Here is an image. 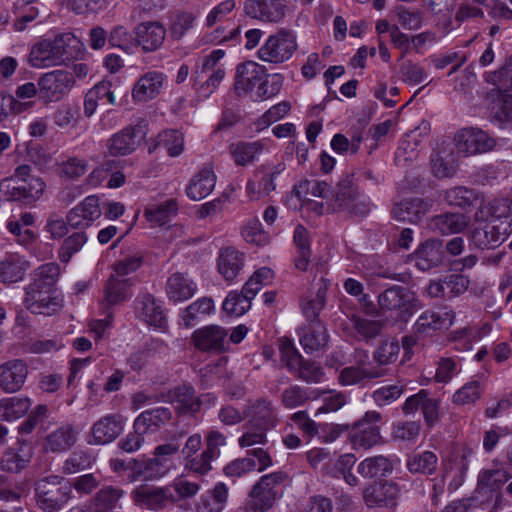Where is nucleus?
<instances>
[{
	"instance_id": "f257e3e1",
	"label": "nucleus",
	"mask_w": 512,
	"mask_h": 512,
	"mask_svg": "<svg viewBox=\"0 0 512 512\" xmlns=\"http://www.w3.org/2000/svg\"><path fill=\"white\" fill-rule=\"evenodd\" d=\"M298 188L305 189L314 197L330 199L327 210L352 217H364L370 212V203L360 195L352 173L343 174L335 187L325 181L305 180Z\"/></svg>"
},
{
	"instance_id": "f03ea898",
	"label": "nucleus",
	"mask_w": 512,
	"mask_h": 512,
	"mask_svg": "<svg viewBox=\"0 0 512 512\" xmlns=\"http://www.w3.org/2000/svg\"><path fill=\"white\" fill-rule=\"evenodd\" d=\"M36 502L44 512H58L71 499V484L63 477L51 475L35 484Z\"/></svg>"
},
{
	"instance_id": "7ed1b4c3",
	"label": "nucleus",
	"mask_w": 512,
	"mask_h": 512,
	"mask_svg": "<svg viewBox=\"0 0 512 512\" xmlns=\"http://www.w3.org/2000/svg\"><path fill=\"white\" fill-rule=\"evenodd\" d=\"M378 305L382 311H396V319L404 323L408 322L413 314L421 308V303L415 293L399 285H394L380 293Z\"/></svg>"
},
{
	"instance_id": "20e7f679",
	"label": "nucleus",
	"mask_w": 512,
	"mask_h": 512,
	"mask_svg": "<svg viewBox=\"0 0 512 512\" xmlns=\"http://www.w3.org/2000/svg\"><path fill=\"white\" fill-rule=\"evenodd\" d=\"M297 49L295 35L287 29H280L270 35L259 49L258 56L262 61L280 64L289 60Z\"/></svg>"
},
{
	"instance_id": "39448f33",
	"label": "nucleus",
	"mask_w": 512,
	"mask_h": 512,
	"mask_svg": "<svg viewBox=\"0 0 512 512\" xmlns=\"http://www.w3.org/2000/svg\"><path fill=\"white\" fill-rule=\"evenodd\" d=\"M147 136V123L139 121L113 134L107 141V149L111 156H127L133 153Z\"/></svg>"
},
{
	"instance_id": "423d86ee",
	"label": "nucleus",
	"mask_w": 512,
	"mask_h": 512,
	"mask_svg": "<svg viewBox=\"0 0 512 512\" xmlns=\"http://www.w3.org/2000/svg\"><path fill=\"white\" fill-rule=\"evenodd\" d=\"M244 13L260 22L278 24L290 13V0H245Z\"/></svg>"
},
{
	"instance_id": "0eeeda50",
	"label": "nucleus",
	"mask_w": 512,
	"mask_h": 512,
	"mask_svg": "<svg viewBox=\"0 0 512 512\" xmlns=\"http://www.w3.org/2000/svg\"><path fill=\"white\" fill-rule=\"evenodd\" d=\"M455 146L465 156L487 153L496 146V139L479 128H463L454 136Z\"/></svg>"
},
{
	"instance_id": "6e6552de",
	"label": "nucleus",
	"mask_w": 512,
	"mask_h": 512,
	"mask_svg": "<svg viewBox=\"0 0 512 512\" xmlns=\"http://www.w3.org/2000/svg\"><path fill=\"white\" fill-rule=\"evenodd\" d=\"M71 72L54 70L44 74L38 80L39 96L45 102L59 101L74 85Z\"/></svg>"
},
{
	"instance_id": "1a4fd4ad",
	"label": "nucleus",
	"mask_w": 512,
	"mask_h": 512,
	"mask_svg": "<svg viewBox=\"0 0 512 512\" xmlns=\"http://www.w3.org/2000/svg\"><path fill=\"white\" fill-rule=\"evenodd\" d=\"M244 414L249 418L248 425L251 428H259L262 431H269L279 423L276 409L272 401L267 398L249 401Z\"/></svg>"
},
{
	"instance_id": "9d476101",
	"label": "nucleus",
	"mask_w": 512,
	"mask_h": 512,
	"mask_svg": "<svg viewBox=\"0 0 512 512\" xmlns=\"http://www.w3.org/2000/svg\"><path fill=\"white\" fill-rule=\"evenodd\" d=\"M227 331L219 325H208L196 329L191 342L201 352L221 353L226 350Z\"/></svg>"
},
{
	"instance_id": "9b49d317",
	"label": "nucleus",
	"mask_w": 512,
	"mask_h": 512,
	"mask_svg": "<svg viewBox=\"0 0 512 512\" xmlns=\"http://www.w3.org/2000/svg\"><path fill=\"white\" fill-rule=\"evenodd\" d=\"M265 67L253 61H247L237 65L233 90L237 97H242L251 92L254 87H259L265 75Z\"/></svg>"
},
{
	"instance_id": "f8f14e48",
	"label": "nucleus",
	"mask_w": 512,
	"mask_h": 512,
	"mask_svg": "<svg viewBox=\"0 0 512 512\" xmlns=\"http://www.w3.org/2000/svg\"><path fill=\"white\" fill-rule=\"evenodd\" d=\"M400 488L392 481L374 482L363 493V498L368 507L392 508L397 504Z\"/></svg>"
},
{
	"instance_id": "ddd939ff",
	"label": "nucleus",
	"mask_w": 512,
	"mask_h": 512,
	"mask_svg": "<svg viewBox=\"0 0 512 512\" xmlns=\"http://www.w3.org/2000/svg\"><path fill=\"white\" fill-rule=\"evenodd\" d=\"M433 206L431 199L419 197L404 198L393 205L392 217L398 221L419 223Z\"/></svg>"
},
{
	"instance_id": "4468645a",
	"label": "nucleus",
	"mask_w": 512,
	"mask_h": 512,
	"mask_svg": "<svg viewBox=\"0 0 512 512\" xmlns=\"http://www.w3.org/2000/svg\"><path fill=\"white\" fill-rule=\"evenodd\" d=\"M33 457V447L31 443L24 439H18L17 442L8 447L0 461L1 469L8 473H19L25 469Z\"/></svg>"
},
{
	"instance_id": "2eb2a0df",
	"label": "nucleus",
	"mask_w": 512,
	"mask_h": 512,
	"mask_svg": "<svg viewBox=\"0 0 512 512\" xmlns=\"http://www.w3.org/2000/svg\"><path fill=\"white\" fill-rule=\"evenodd\" d=\"M415 266L421 271H429L441 266L445 261L443 242L438 239H428L421 243L411 255Z\"/></svg>"
},
{
	"instance_id": "dca6fc26",
	"label": "nucleus",
	"mask_w": 512,
	"mask_h": 512,
	"mask_svg": "<svg viewBox=\"0 0 512 512\" xmlns=\"http://www.w3.org/2000/svg\"><path fill=\"white\" fill-rule=\"evenodd\" d=\"M300 344L307 354L325 352L328 348L329 334L322 321H315L299 329Z\"/></svg>"
},
{
	"instance_id": "f3484780",
	"label": "nucleus",
	"mask_w": 512,
	"mask_h": 512,
	"mask_svg": "<svg viewBox=\"0 0 512 512\" xmlns=\"http://www.w3.org/2000/svg\"><path fill=\"white\" fill-rule=\"evenodd\" d=\"M23 303L31 313L47 316L57 313L63 306L57 293L37 290H25Z\"/></svg>"
},
{
	"instance_id": "a211bd4d",
	"label": "nucleus",
	"mask_w": 512,
	"mask_h": 512,
	"mask_svg": "<svg viewBox=\"0 0 512 512\" xmlns=\"http://www.w3.org/2000/svg\"><path fill=\"white\" fill-rule=\"evenodd\" d=\"M28 367L24 360L14 359L0 365V387L7 393L20 390L25 383Z\"/></svg>"
},
{
	"instance_id": "6ab92c4d",
	"label": "nucleus",
	"mask_w": 512,
	"mask_h": 512,
	"mask_svg": "<svg viewBox=\"0 0 512 512\" xmlns=\"http://www.w3.org/2000/svg\"><path fill=\"white\" fill-rule=\"evenodd\" d=\"M135 44L142 47L145 52L157 50L166 36V29L157 21H148L138 24L134 28Z\"/></svg>"
},
{
	"instance_id": "aec40b11",
	"label": "nucleus",
	"mask_w": 512,
	"mask_h": 512,
	"mask_svg": "<svg viewBox=\"0 0 512 512\" xmlns=\"http://www.w3.org/2000/svg\"><path fill=\"white\" fill-rule=\"evenodd\" d=\"M172 499L173 494L168 487L141 485L133 491L134 502L150 510L163 509Z\"/></svg>"
},
{
	"instance_id": "412c9836",
	"label": "nucleus",
	"mask_w": 512,
	"mask_h": 512,
	"mask_svg": "<svg viewBox=\"0 0 512 512\" xmlns=\"http://www.w3.org/2000/svg\"><path fill=\"white\" fill-rule=\"evenodd\" d=\"M131 278H120L111 274L104 286V297L101 301V307L107 317H111L112 313L108 310L114 306L124 302L127 299L128 289L133 285Z\"/></svg>"
},
{
	"instance_id": "4be33fe9",
	"label": "nucleus",
	"mask_w": 512,
	"mask_h": 512,
	"mask_svg": "<svg viewBox=\"0 0 512 512\" xmlns=\"http://www.w3.org/2000/svg\"><path fill=\"white\" fill-rule=\"evenodd\" d=\"M505 233L494 222H481L470 232L472 243L479 249H494L505 240Z\"/></svg>"
},
{
	"instance_id": "5701e85b",
	"label": "nucleus",
	"mask_w": 512,
	"mask_h": 512,
	"mask_svg": "<svg viewBox=\"0 0 512 512\" xmlns=\"http://www.w3.org/2000/svg\"><path fill=\"white\" fill-rule=\"evenodd\" d=\"M172 412L168 407H157L143 411L134 421L133 428L139 433H155L170 422Z\"/></svg>"
},
{
	"instance_id": "b1692460",
	"label": "nucleus",
	"mask_w": 512,
	"mask_h": 512,
	"mask_svg": "<svg viewBox=\"0 0 512 512\" xmlns=\"http://www.w3.org/2000/svg\"><path fill=\"white\" fill-rule=\"evenodd\" d=\"M123 431L121 415L110 414L96 421L92 426L93 443L104 445L114 441Z\"/></svg>"
},
{
	"instance_id": "393cba45",
	"label": "nucleus",
	"mask_w": 512,
	"mask_h": 512,
	"mask_svg": "<svg viewBox=\"0 0 512 512\" xmlns=\"http://www.w3.org/2000/svg\"><path fill=\"white\" fill-rule=\"evenodd\" d=\"M58 52L55 39H42L33 45L28 61L34 68L61 65Z\"/></svg>"
},
{
	"instance_id": "a878e982",
	"label": "nucleus",
	"mask_w": 512,
	"mask_h": 512,
	"mask_svg": "<svg viewBox=\"0 0 512 512\" xmlns=\"http://www.w3.org/2000/svg\"><path fill=\"white\" fill-rule=\"evenodd\" d=\"M60 275V268L56 263L43 264L32 271L30 283L24 290L48 291L56 293V282Z\"/></svg>"
},
{
	"instance_id": "bb28decb",
	"label": "nucleus",
	"mask_w": 512,
	"mask_h": 512,
	"mask_svg": "<svg viewBox=\"0 0 512 512\" xmlns=\"http://www.w3.org/2000/svg\"><path fill=\"white\" fill-rule=\"evenodd\" d=\"M454 319L452 311L436 312L427 310L423 312L414 325L417 334L429 335L437 330L448 329Z\"/></svg>"
},
{
	"instance_id": "cd10ccee",
	"label": "nucleus",
	"mask_w": 512,
	"mask_h": 512,
	"mask_svg": "<svg viewBox=\"0 0 512 512\" xmlns=\"http://www.w3.org/2000/svg\"><path fill=\"white\" fill-rule=\"evenodd\" d=\"M244 262V253L238 251L236 248H221L217 259L218 271L226 281L231 282L243 269Z\"/></svg>"
},
{
	"instance_id": "c85d7f7f",
	"label": "nucleus",
	"mask_w": 512,
	"mask_h": 512,
	"mask_svg": "<svg viewBox=\"0 0 512 512\" xmlns=\"http://www.w3.org/2000/svg\"><path fill=\"white\" fill-rule=\"evenodd\" d=\"M195 282L186 273L175 272L166 282V294L175 303L190 299L196 292Z\"/></svg>"
},
{
	"instance_id": "c756f323",
	"label": "nucleus",
	"mask_w": 512,
	"mask_h": 512,
	"mask_svg": "<svg viewBox=\"0 0 512 512\" xmlns=\"http://www.w3.org/2000/svg\"><path fill=\"white\" fill-rule=\"evenodd\" d=\"M77 441V431L71 424H65L45 437L44 449L51 453L66 452Z\"/></svg>"
},
{
	"instance_id": "7c9ffc66",
	"label": "nucleus",
	"mask_w": 512,
	"mask_h": 512,
	"mask_svg": "<svg viewBox=\"0 0 512 512\" xmlns=\"http://www.w3.org/2000/svg\"><path fill=\"white\" fill-rule=\"evenodd\" d=\"M468 223L469 218L464 214L446 212L433 216L430 219L429 227L434 232L449 235L464 231Z\"/></svg>"
},
{
	"instance_id": "2f4dec72",
	"label": "nucleus",
	"mask_w": 512,
	"mask_h": 512,
	"mask_svg": "<svg viewBox=\"0 0 512 512\" xmlns=\"http://www.w3.org/2000/svg\"><path fill=\"white\" fill-rule=\"evenodd\" d=\"M228 487L218 482L216 485L202 494L195 504L196 512H222L228 501Z\"/></svg>"
},
{
	"instance_id": "473e14b6",
	"label": "nucleus",
	"mask_w": 512,
	"mask_h": 512,
	"mask_svg": "<svg viewBox=\"0 0 512 512\" xmlns=\"http://www.w3.org/2000/svg\"><path fill=\"white\" fill-rule=\"evenodd\" d=\"M30 264L18 254H7L0 261V281L12 284L21 281Z\"/></svg>"
},
{
	"instance_id": "72a5a7b5",
	"label": "nucleus",
	"mask_w": 512,
	"mask_h": 512,
	"mask_svg": "<svg viewBox=\"0 0 512 512\" xmlns=\"http://www.w3.org/2000/svg\"><path fill=\"white\" fill-rule=\"evenodd\" d=\"M164 76L158 72H150L142 76L134 85L132 97L138 102H147L155 98L163 86Z\"/></svg>"
},
{
	"instance_id": "f704fd0d",
	"label": "nucleus",
	"mask_w": 512,
	"mask_h": 512,
	"mask_svg": "<svg viewBox=\"0 0 512 512\" xmlns=\"http://www.w3.org/2000/svg\"><path fill=\"white\" fill-rule=\"evenodd\" d=\"M172 402L176 404L175 410L179 416H194L200 411V400L191 385L176 387L173 391Z\"/></svg>"
},
{
	"instance_id": "c9c22d12",
	"label": "nucleus",
	"mask_w": 512,
	"mask_h": 512,
	"mask_svg": "<svg viewBox=\"0 0 512 512\" xmlns=\"http://www.w3.org/2000/svg\"><path fill=\"white\" fill-rule=\"evenodd\" d=\"M136 309L139 316L149 325L163 328L166 324V316L156 299L151 294H145L137 299Z\"/></svg>"
},
{
	"instance_id": "e433bc0d",
	"label": "nucleus",
	"mask_w": 512,
	"mask_h": 512,
	"mask_svg": "<svg viewBox=\"0 0 512 512\" xmlns=\"http://www.w3.org/2000/svg\"><path fill=\"white\" fill-rule=\"evenodd\" d=\"M250 500L246 502L245 512H267L275 503L278 497V491H272L270 488L256 483L250 493Z\"/></svg>"
},
{
	"instance_id": "4c0bfd02",
	"label": "nucleus",
	"mask_w": 512,
	"mask_h": 512,
	"mask_svg": "<svg viewBox=\"0 0 512 512\" xmlns=\"http://www.w3.org/2000/svg\"><path fill=\"white\" fill-rule=\"evenodd\" d=\"M216 176L210 169H202L186 188L187 196L193 201L207 197L214 189Z\"/></svg>"
},
{
	"instance_id": "58836bf2",
	"label": "nucleus",
	"mask_w": 512,
	"mask_h": 512,
	"mask_svg": "<svg viewBox=\"0 0 512 512\" xmlns=\"http://www.w3.org/2000/svg\"><path fill=\"white\" fill-rule=\"evenodd\" d=\"M62 64L77 60L83 55V43L72 33H61L54 37Z\"/></svg>"
},
{
	"instance_id": "ea45409f",
	"label": "nucleus",
	"mask_w": 512,
	"mask_h": 512,
	"mask_svg": "<svg viewBox=\"0 0 512 512\" xmlns=\"http://www.w3.org/2000/svg\"><path fill=\"white\" fill-rule=\"evenodd\" d=\"M326 296L327 284L324 282L318 287L315 294L301 298L300 306L308 323L321 321L319 315L326 305Z\"/></svg>"
},
{
	"instance_id": "a19ab883",
	"label": "nucleus",
	"mask_w": 512,
	"mask_h": 512,
	"mask_svg": "<svg viewBox=\"0 0 512 512\" xmlns=\"http://www.w3.org/2000/svg\"><path fill=\"white\" fill-rule=\"evenodd\" d=\"M386 369L380 367H354L349 366L341 370L338 380L342 385H356L365 380L381 378L386 375Z\"/></svg>"
},
{
	"instance_id": "79ce46f5",
	"label": "nucleus",
	"mask_w": 512,
	"mask_h": 512,
	"mask_svg": "<svg viewBox=\"0 0 512 512\" xmlns=\"http://www.w3.org/2000/svg\"><path fill=\"white\" fill-rule=\"evenodd\" d=\"M392 470L393 465L391 460L383 455L368 457L357 466V472L366 479L385 477L390 474Z\"/></svg>"
},
{
	"instance_id": "37998d69",
	"label": "nucleus",
	"mask_w": 512,
	"mask_h": 512,
	"mask_svg": "<svg viewBox=\"0 0 512 512\" xmlns=\"http://www.w3.org/2000/svg\"><path fill=\"white\" fill-rule=\"evenodd\" d=\"M264 149L262 141L245 142L239 141L229 146L230 154L238 166H246L254 162L257 155Z\"/></svg>"
},
{
	"instance_id": "c03bdc74",
	"label": "nucleus",
	"mask_w": 512,
	"mask_h": 512,
	"mask_svg": "<svg viewBox=\"0 0 512 512\" xmlns=\"http://www.w3.org/2000/svg\"><path fill=\"white\" fill-rule=\"evenodd\" d=\"M123 495L124 491L121 488L111 485L103 486L91 500L94 512H112Z\"/></svg>"
},
{
	"instance_id": "a18cd8bd",
	"label": "nucleus",
	"mask_w": 512,
	"mask_h": 512,
	"mask_svg": "<svg viewBox=\"0 0 512 512\" xmlns=\"http://www.w3.org/2000/svg\"><path fill=\"white\" fill-rule=\"evenodd\" d=\"M285 169V165L279 163L262 164L254 171V178L257 179L259 194L268 195L276 189L275 178Z\"/></svg>"
},
{
	"instance_id": "49530a36",
	"label": "nucleus",
	"mask_w": 512,
	"mask_h": 512,
	"mask_svg": "<svg viewBox=\"0 0 512 512\" xmlns=\"http://www.w3.org/2000/svg\"><path fill=\"white\" fill-rule=\"evenodd\" d=\"M444 199L449 205L457 206L462 209L475 207L477 204L481 205L483 202V199L477 191L462 186L447 190Z\"/></svg>"
},
{
	"instance_id": "de8ad7c7",
	"label": "nucleus",
	"mask_w": 512,
	"mask_h": 512,
	"mask_svg": "<svg viewBox=\"0 0 512 512\" xmlns=\"http://www.w3.org/2000/svg\"><path fill=\"white\" fill-rule=\"evenodd\" d=\"M484 79L488 84L495 86L500 94L512 90V55L499 69L486 73Z\"/></svg>"
},
{
	"instance_id": "09e8293b",
	"label": "nucleus",
	"mask_w": 512,
	"mask_h": 512,
	"mask_svg": "<svg viewBox=\"0 0 512 512\" xmlns=\"http://www.w3.org/2000/svg\"><path fill=\"white\" fill-rule=\"evenodd\" d=\"M400 352V345L395 338L382 339L377 348L373 352V359L377 363V367L383 368L385 365L392 364L397 361Z\"/></svg>"
},
{
	"instance_id": "8fccbe9b",
	"label": "nucleus",
	"mask_w": 512,
	"mask_h": 512,
	"mask_svg": "<svg viewBox=\"0 0 512 512\" xmlns=\"http://www.w3.org/2000/svg\"><path fill=\"white\" fill-rule=\"evenodd\" d=\"M178 210L177 201L169 199L161 204L153 205L145 210L146 219L158 225H164L169 222L171 216Z\"/></svg>"
},
{
	"instance_id": "3c124183",
	"label": "nucleus",
	"mask_w": 512,
	"mask_h": 512,
	"mask_svg": "<svg viewBox=\"0 0 512 512\" xmlns=\"http://www.w3.org/2000/svg\"><path fill=\"white\" fill-rule=\"evenodd\" d=\"M350 320L353 328L366 342L380 336L385 326L384 321L370 320L355 314L351 316Z\"/></svg>"
},
{
	"instance_id": "603ef678",
	"label": "nucleus",
	"mask_w": 512,
	"mask_h": 512,
	"mask_svg": "<svg viewBox=\"0 0 512 512\" xmlns=\"http://www.w3.org/2000/svg\"><path fill=\"white\" fill-rule=\"evenodd\" d=\"M30 401L27 398L11 397L0 402V417L12 421L22 417L29 410Z\"/></svg>"
},
{
	"instance_id": "864d4df0",
	"label": "nucleus",
	"mask_w": 512,
	"mask_h": 512,
	"mask_svg": "<svg viewBox=\"0 0 512 512\" xmlns=\"http://www.w3.org/2000/svg\"><path fill=\"white\" fill-rule=\"evenodd\" d=\"M214 309L213 300L203 297L185 308L182 314L184 326L189 328L196 324L201 315H208Z\"/></svg>"
},
{
	"instance_id": "5fc2aeb1",
	"label": "nucleus",
	"mask_w": 512,
	"mask_h": 512,
	"mask_svg": "<svg viewBox=\"0 0 512 512\" xmlns=\"http://www.w3.org/2000/svg\"><path fill=\"white\" fill-rule=\"evenodd\" d=\"M311 399V392L299 385H291L284 389L280 397L282 406L287 409L301 407Z\"/></svg>"
},
{
	"instance_id": "6e6d98bb",
	"label": "nucleus",
	"mask_w": 512,
	"mask_h": 512,
	"mask_svg": "<svg viewBox=\"0 0 512 512\" xmlns=\"http://www.w3.org/2000/svg\"><path fill=\"white\" fill-rule=\"evenodd\" d=\"M129 465L135 476L142 479H153L163 474L162 464L157 457L142 460L134 459Z\"/></svg>"
},
{
	"instance_id": "4d7b16f0",
	"label": "nucleus",
	"mask_w": 512,
	"mask_h": 512,
	"mask_svg": "<svg viewBox=\"0 0 512 512\" xmlns=\"http://www.w3.org/2000/svg\"><path fill=\"white\" fill-rule=\"evenodd\" d=\"M432 172L438 178L452 177L456 173L457 165L452 152H438L433 155Z\"/></svg>"
},
{
	"instance_id": "13d9d810",
	"label": "nucleus",
	"mask_w": 512,
	"mask_h": 512,
	"mask_svg": "<svg viewBox=\"0 0 512 512\" xmlns=\"http://www.w3.org/2000/svg\"><path fill=\"white\" fill-rule=\"evenodd\" d=\"M407 467L412 473L432 474L437 468V457L433 452L425 451L411 457Z\"/></svg>"
},
{
	"instance_id": "bf43d9fd",
	"label": "nucleus",
	"mask_w": 512,
	"mask_h": 512,
	"mask_svg": "<svg viewBox=\"0 0 512 512\" xmlns=\"http://www.w3.org/2000/svg\"><path fill=\"white\" fill-rule=\"evenodd\" d=\"M87 241L85 232H75L65 238L58 251V258L62 263H68L72 256L81 250Z\"/></svg>"
},
{
	"instance_id": "052dcab7",
	"label": "nucleus",
	"mask_w": 512,
	"mask_h": 512,
	"mask_svg": "<svg viewBox=\"0 0 512 512\" xmlns=\"http://www.w3.org/2000/svg\"><path fill=\"white\" fill-rule=\"evenodd\" d=\"M421 431V424L418 421H398L392 427L394 440L402 442H414Z\"/></svg>"
},
{
	"instance_id": "680f3d73",
	"label": "nucleus",
	"mask_w": 512,
	"mask_h": 512,
	"mask_svg": "<svg viewBox=\"0 0 512 512\" xmlns=\"http://www.w3.org/2000/svg\"><path fill=\"white\" fill-rule=\"evenodd\" d=\"M508 477L503 470H484L478 476L477 486L482 490L496 491L508 481Z\"/></svg>"
},
{
	"instance_id": "e2e57ef3",
	"label": "nucleus",
	"mask_w": 512,
	"mask_h": 512,
	"mask_svg": "<svg viewBox=\"0 0 512 512\" xmlns=\"http://www.w3.org/2000/svg\"><path fill=\"white\" fill-rule=\"evenodd\" d=\"M251 307L245 296L237 291L230 292L225 298L222 308L223 310L232 316H241L246 313Z\"/></svg>"
},
{
	"instance_id": "0e129e2a",
	"label": "nucleus",
	"mask_w": 512,
	"mask_h": 512,
	"mask_svg": "<svg viewBox=\"0 0 512 512\" xmlns=\"http://www.w3.org/2000/svg\"><path fill=\"white\" fill-rule=\"evenodd\" d=\"M25 191L24 186L19 182V178H5L0 181V201H23L22 196Z\"/></svg>"
},
{
	"instance_id": "69168bd1",
	"label": "nucleus",
	"mask_w": 512,
	"mask_h": 512,
	"mask_svg": "<svg viewBox=\"0 0 512 512\" xmlns=\"http://www.w3.org/2000/svg\"><path fill=\"white\" fill-rule=\"evenodd\" d=\"M296 377L307 383H318L322 376V368L314 361L302 359L292 372Z\"/></svg>"
},
{
	"instance_id": "338daca9",
	"label": "nucleus",
	"mask_w": 512,
	"mask_h": 512,
	"mask_svg": "<svg viewBox=\"0 0 512 512\" xmlns=\"http://www.w3.org/2000/svg\"><path fill=\"white\" fill-rule=\"evenodd\" d=\"M159 142L164 146L171 157L180 155L183 151V136L173 129L164 130L158 134Z\"/></svg>"
},
{
	"instance_id": "774afa93",
	"label": "nucleus",
	"mask_w": 512,
	"mask_h": 512,
	"mask_svg": "<svg viewBox=\"0 0 512 512\" xmlns=\"http://www.w3.org/2000/svg\"><path fill=\"white\" fill-rule=\"evenodd\" d=\"M279 350L281 361L285 363L286 368L290 372H293L303 357L296 349L293 342L288 338L280 339Z\"/></svg>"
}]
</instances>
